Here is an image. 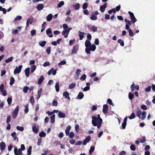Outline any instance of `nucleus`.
Listing matches in <instances>:
<instances>
[{
    "instance_id": "6e6d98bb",
    "label": "nucleus",
    "mask_w": 155,
    "mask_h": 155,
    "mask_svg": "<svg viewBox=\"0 0 155 155\" xmlns=\"http://www.w3.org/2000/svg\"><path fill=\"white\" fill-rule=\"evenodd\" d=\"M52 33V32L50 28H48L46 30V33L47 35H48Z\"/></svg>"
},
{
    "instance_id": "e433bc0d",
    "label": "nucleus",
    "mask_w": 155,
    "mask_h": 155,
    "mask_svg": "<svg viewBox=\"0 0 155 155\" xmlns=\"http://www.w3.org/2000/svg\"><path fill=\"white\" fill-rule=\"evenodd\" d=\"M117 42L118 43H119L120 45L122 46H123L124 45V42L121 39H119L117 41Z\"/></svg>"
},
{
    "instance_id": "20e7f679",
    "label": "nucleus",
    "mask_w": 155,
    "mask_h": 155,
    "mask_svg": "<svg viewBox=\"0 0 155 155\" xmlns=\"http://www.w3.org/2000/svg\"><path fill=\"white\" fill-rule=\"evenodd\" d=\"M19 111V106H17L16 107L14 110L12 115V117L13 119H15L18 115Z\"/></svg>"
},
{
    "instance_id": "9b49d317",
    "label": "nucleus",
    "mask_w": 155,
    "mask_h": 155,
    "mask_svg": "<svg viewBox=\"0 0 155 155\" xmlns=\"http://www.w3.org/2000/svg\"><path fill=\"white\" fill-rule=\"evenodd\" d=\"M91 137L90 136H87L84 140L83 144L84 145H86L91 140Z\"/></svg>"
},
{
    "instance_id": "f3484780",
    "label": "nucleus",
    "mask_w": 155,
    "mask_h": 155,
    "mask_svg": "<svg viewBox=\"0 0 155 155\" xmlns=\"http://www.w3.org/2000/svg\"><path fill=\"white\" fill-rule=\"evenodd\" d=\"M63 96L65 97L66 98L70 100V98L69 97V94L68 92L66 91L64 92L63 93Z\"/></svg>"
},
{
    "instance_id": "79ce46f5",
    "label": "nucleus",
    "mask_w": 155,
    "mask_h": 155,
    "mask_svg": "<svg viewBox=\"0 0 155 155\" xmlns=\"http://www.w3.org/2000/svg\"><path fill=\"white\" fill-rule=\"evenodd\" d=\"M90 19L94 21H95L97 19V17L94 15H92L90 18Z\"/></svg>"
},
{
    "instance_id": "4be33fe9",
    "label": "nucleus",
    "mask_w": 155,
    "mask_h": 155,
    "mask_svg": "<svg viewBox=\"0 0 155 155\" xmlns=\"http://www.w3.org/2000/svg\"><path fill=\"white\" fill-rule=\"evenodd\" d=\"M78 32L79 33L80 40H82L84 37V34H85V33L84 32H82L80 31H79Z\"/></svg>"
},
{
    "instance_id": "6ab92c4d",
    "label": "nucleus",
    "mask_w": 155,
    "mask_h": 155,
    "mask_svg": "<svg viewBox=\"0 0 155 155\" xmlns=\"http://www.w3.org/2000/svg\"><path fill=\"white\" fill-rule=\"evenodd\" d=\"M84 96V94L82 92H80L77 97V99H82L83 98Z\"/></svg>"
},
{
    "instance_id": "7ed1b4c3",
    "label": "nucleus",
    "mask_w": 155,
    "mask_h": 155,
    "mask_svg": "<svg viewBox=\"0 0 155 155\" xmlns=\"http://www.w3.org/2000/svg\"><path fill=\"white\" fill-rule=\"evenodd\" d=\"M137 115L139 118L143 120L146 117L147 113L145 111H141L140 109H138L137 111Z\"/></svg>"
},
{
    "instance_id": "864d4df0",
    "label": "nucleus",
    "mask_w": 155,
    "mask_h": 155,
    "mask_svg": "<svg viewBox=\"0 0 155 155\" xmlns=\"http://www.w3.org/2000/svg\"><path fill=\"white\" fill-rule=\"evenodd\" d=\"M146 140V137L145 136H143L140 140V142L141 143H143L145 142Z\"/></svg>"
},
{
    "instance_id": "4c0bfd02",
    "label": "nucleus",
    "mask_w": 155,
    "mask_h": 155,
    "mask_svg": "<svg viewBox=\"0 0 155 155\" xmlns=\"http://www.w3.org/2000/svg\"><path fill=\"white\" fill-rule=\"evenodd\" d=\"M95 149V147L94 146H91L90 149L89 150V154L91 155V153L94 151Z\"/></svg>"
},
{
    "instance_id": "a878e982",
    "label": "nucleus",
    "mask_w": 155,
    "mask_h": 155,
    "mask_svg": "<svg viewBox=\"0 0 155 155\" xmlns=\"http://www.w3.org/2000/svg\"><path fill=\"white\" fill-rule=\"evenodd\" d=\"M44 8V5L42 4H39L37 6V8L39 10H41Z\"/></svg>"
},
{
    "instance_id": "de8ad7c7",
    "label": "nucleus",
    "mask_w": 155,
    "mask_h": 155,
    "mask_svg": "<svg viewBox=\"0 0 155 155\" xmlns=\"http://www.w3.org/2000/svg\"><path fill=\"white\" fill-rule=\"evenodd\" d=\"M64 4V1H61L58 4L57 7L58 8H60Z\"/></svg>"
},
{
    "instance_id": "ea45409f",
    "label": "nucleus",
    "mask_w": 155,
    "mask_h": 155,
    "mask_svg": "<svg viewBox=\"0 0 155 155\" xmlns=\"http://www.w3.org/2000/svg\"><path fill=\"white\" fill-rule=\"evenodd\" d=\"M66 63V62L65 60H64L61 61L60 62L58 63V65L60 66L61 65H63L65 64Z\"/></svg>"
},
{
    "instance_id": "c9c22d12",
    "label": "nucleus",
    "mask_w": 155,
    "mask_h": 155,
    "mask_svg": "<svg viewBox=\"0 0 155 155\" xmlns=\"http://www.w3.org/2000/svg\"><path fill=\"white\" fill-rule=\"evenodd\" d=\"M31 73H33L36 69V67L35 65H34L31 66Z\"/></svg>"
},
{
    "instance_id": "0e129e2a",
    "label": "nucleus",
    "mask_w": 155,
    "mask_h": 155,
    "mask_svg": "<svg viewBox=\"0 0 155 155\" xmlns=\"http://www.w3.org/2000/svg\"><path fill=\"white\" fill-rule=\"evenodd\" d=\"M128 32H129V35L130 36H133V32L131 29H129Z\"/></svg>"
},
{
    "instance_id": "a19ab883",
    "label": "nucleus",
    "mask_w": 155,
    "mask_h": 155,
    "mask_svg": "<svg viewBox=\"0 0 155 155\" xmlns=\"http://www.w3.org/2000/svg\"><path fill=\"white\" fill-rule=\"evenodd\" d=\"M29 89V87L28 86H24L23 88V91L25 93H26Z\"/></svg>"
},
{
    "instance_id": "423d86ee",
    "label": "nucleus",
    "mask_w": 155,
    "mask_h": 155,
    "mask_svg": "<svg viewBox=\"0 0 155 155\" xmlns=\"http://www.w3.org/2000/svg\"><path fill=\"white\" fill-rule=\"evenodd\" d=\"M128 13L130 16L131 22L133 23L136 22L137 20L135 17L133 13L130 11L128 12Z\"/></svg>"
},
{
    "instance_id": "338daca9",
    "label": "nucleus",
    "mask_w": 155,
    "mask_h": 155,
    "mask_svg": "<svg viewBox=\"0 0 155 155\" xmlns=\"http://www.w3.org/2000/svg\"><path fill=\"white\" fill-rule=\"evenodd\" d=\"M51 47H49L46 49V51L48 54H49L51 52Z\"/></svg>"
},
{
    "instance_id": "603ef678",
    "label": "nucleus",
    "mask_w": 155,
    "mask_h": 155,
    "mask_svg": "<svg viewBox=\"0 0 155 155\" xmlns=\"http://www.w3.org/2000/svg\"><path fill=\"white\" fill-rule=\"evenodd\" d=\"M31 36H34L36 35V30H32L31 31Z\"/></svg>"
},
{
    "instance_id": "f704fd0d",
    "label": "nucleus",
    "mask_w": 155,
    "mask_h": 155,
    "mask_svg": "<svg viewBox=\"0 0 155 155\" xmlns=\"http://www.w3.org/2000/svg\"><path fill=\"white\" fill-rule=\"evenodd\" d=\"M76 86V84L75 83H72L69 86V88L70 89H72L74 88Z\"/></svg>"
},
{
    "instance_id": "e2e57ef3",
    "label": "nucleus",
    "mask_w": 155,
    "mask_h": 155,
    "mask_svg": "<svg viewBox=\"0 0 155 155\" xmlns=\"http://www.w3.org/2000/svg\"><path fill=\"white\" fill-rule=\"evenodd\" d=\"M90 87L89 86H87L85 87L83 89L82 87H81V89H83L84 91H86L89 90L90 89Z\"/></svg>"
},
{
    "instance_id": "1a4fd4ad",
    "label": "nucleus",
    "mask_w": 155,
    "mask_h": 155,
    "mask_svg": "<svg viewBox=\"0 0 155 155\" xmlns=\"http://www.w3.org/2000/svg\"><path fill=\"white\" fill-rule=\"evenodd\" d=\"M6 147V145L4 142H2L0 143V150L2 151L5 150Z\"/></svg>"
},
{
    "instance_id": "bf43d9fd",
    "label": "nucleus",
    "mask_w": 155,
    "mask_h": 155,
    "mask_svg": "<svg viewBox=\"0 0 155 155\" xmlns=\"http://www.w3.org/2000/svg\"><path fill=\"white\" fill-rule=\"evenodd\" d=\"M11 117L10 116H8L7 118L6 119V122L8 123L9 124V123L11 121Z\"/></svg>"
},
{
    "instance_id": "f03ea898",
    "label": "nucleus",
    "mask_w": 155,
    "mask_h": 155,
    "mask_svg": "<svg viewBox=\"0 0 155 155\" xmlns=\"http://www.w3.org/2000/svg\"><path fill=\"white\" fill-rule=\"evenodd\" d=\"M92 124L94 126H97L98 129H100L102 123V119H98L96 118V116H94L92 117Z\"/></svg>"
},
{
    "instance_id": "b1692460",
    "label": "nucleus",
    "mask_w": 155,
    "mask_h": 155,
    "mask_svg": "<svg viewBox=\"0 0 155 155\" xmlns=\"http://www.w3.org/2000/svg\"><path fill=\"white\" fill-rule=\"evenodd\" d=\"M73 6L76 10H78L80 8V5L79 3H77L73 5Z\"/></svg>"
},
{
    "instance_id": "774afa93",
    "label": "nucleus",
    "mask_w": 155,
    "mask_h": 155,
    "mask_svg": "<svg viewBox=\"0 0 155 155\" xmlns=\"http://www.w3.org/2000/svg\"><path fill=\"white\" fill-rule=\"evenodd\" d=\"M63 27L64 30H66L68 28V26L67 24H64L63 25Z\"/></svg>"
},
{
    "instance_id": "2f4dec72",
    "label": "nucleus",
    "mask_w": 155,
    "mask_h": 155,
    "mask_svg": "<svg viewBox=\"0 0 155 155\" xmlns=\"http://www.w3.org/2000/svg\"><path fill=\"white\" fill-rule=\"evenodd\" d=\"M33 20V18L32 17H30L27 20V21L30 24H31L32 23V21Z\"/></svg>"
},
{
    "instance_id": "09e8293b",
    "label": "nucleus",
    "mask_w": 155,
    "mask_h": 155,
    "mask_svg": "<svg viewBox=\"0 0 155 155\" xmlns=\"http://www.w3.org/2000/svg\"><path fill=\"white\" fill-rule=\"evenodd\" d=\"M128 97L130 100H132L134 97V94L130 93L129 94Z\"/></svg>"
},
{
    "instance_id": "37998d69",
    "label": "nucleus",
    "mask_w": 155,
    "mask_h": 155,
    "mask_svg": "<svg viewBox=\"0 0 155 155\" xmlns=\"http://www.w3.org/2000/svg\"><path fill=\"white\" fill-rule=\"evenodd\" d=\"M30 102L31 103L32 105V106H33L34 105V102H35L34 98L33 97V96H31V97L30 99Z\"/></svg>"
},
{
    "instance_id": "c85d7f7f",
    "label": "nucleus",
    "mask_w": 155,
    "mask_h": 155,
    "mask_svg": "<svg viewBox=\"0 0 155 155\" xmlns=\"http://www.w3.org/2000/svg\"><path fill=\"white\" fill-rule=\"evenodd\" d=\"M59 83L58 82H57L56 83L55 85V90L57 92H58L59 91Z\"/></svg>"
},
{
    "instance_id": "f8f14e48",
    "label": "nucleus",
    "mask_w": 155,
    "mask_h": 155,
    "mask_svg": "<svg viewBox=\"0 0 155 155\" xmlns=\"http://www.w3.org/2000/svg\"><path fill=\"white\" fill-rule=\"evenodd\" d=\"M78 47L77 45H75L73 46L71 49V54H75L77 53Z\"/></svg>"
},
{
    "instance_id": "0eeeda50",
    "label": "nucleus",
    "mask_w": 155,
    "mask_h": 155,
    "mask_svg": "<svg viewBox=\"0 0 155 155\" xmlns=\"http://www.w3.org/2000/svg\"><path fill=\"white\" fill-rule=\"evenodd\" d=\"M32 130L35 133H37L39 130V126H38V128L36 127V124L35 123H33L32 126Z\"/></svg>"
},
{
    "instance_id": "13d9d810",
    "label": "nucleus",
    "mask_w": 155,
    "mask_h": 155,
    "mask_svg": "<svg viewBox=\"0 0 155 155\" xmlns=\"http://www.w3.org/2000/svg\"><path fill=\"white\" fill-rule=\"evenodd\" d=\"M12 33L13 35H15L18 32V30L17 29H15V30L12 29Z\"/></svg>"
},
{
    "instance_id": "5fc2aeb1",
    "label": "nucleus",
    "mask_w": 155,
    "mask_h": 155,
    "mask_svg": "<svg viewBox=\"0 0 155 155\" xmlns=\"http://www.w3.org/2000/svg\"><path fill=\"white\" fill-rule=\"evenodd\" d=\"M22 18V17L20 15H18L17 16L15 19H14V21H15L17 20H20Z\"/></svg>"
},
{
    "instance_id": "f257e3e1",
    "label": "nucleus",
    "mask_w": 155,
    "mask_h": 155,
    "mask_svg": "<svg viewBox=\"0 0 155 155\" xmlns=\"http://www.w3.org/2000/svg\"><path fill=\"white\" fill-rule=\"evenodd\" d=\"M85 45L86 47L85 51L87 54H90V51H94L96 49V46L94 44L91 45L90 40H87L85 42Z\"/></svg>"
},
{
    "instance_id": "bb28decb",
    "label": "nucleus",
    "mask_w": 155,
    "mask_h": 155,
    "mask_svg": "<svg viewBox=\"0 0 155 155\" xmlns=\"http://www.w3.org/2000/svg\"><path fill=\"white\" fill-rule=\"evenodd\" d=\"M44 79V78L43 76V75L41 76L38 80V84H41L42 82L43 81Z\"/></svg>"
},
{
    "instance_id": "3c124183",
    "label": "nucleus",
    "mask_w": 155,
    "mask_h": 155,
    "mask_svg": "<svg viewBox=\"0 0 155 155\" xmlns=\"http://www.w3.org/2000/svg\"><path fill=\"white\" fill-rule=\"evenodd\" d=\"M12 98L11 97H8L7 99V101L9 105H10L12 101Z\"/></svg>"
},
{
    "instance_id": "69168bd1",
    "label": "nucleus",
    "mask_w": 155,
    "mask_h": 155,
    "mask_svg": "<svg viewBox=\"0 0 155 155\" xmlns=\"http://www.w3.org/2000/svg\"><path fill=\"white\" fill-rule=\"evenodd\" d=\"M141 108L144 110H146L147 109V107L145 105H142L141 106Z\"/></svg>"
},
{
    "instance_id": "6e6552de",
    "label": "nucleus",
    "mask_w": 155,
    "mask_h": 155,
    "mask_svg": "<svg viewBox=\"0 0 155 155\" xmlns=\"http://www.w3.org/2000/svg\"><path fill=\"white\" fill-rule=\"evenodd\" d=\"M14 152L15 155H21L22 153L21 149H18L17 147L14 148Z\"/></svg>"
},
{
    "instance_id": "c756f323",
    "label": "nucleus",
    "mask_w": 155,
    "mask_h": 155,
    "mask_svg": "<svg viewBox=\"0 0 155 155\" xmlns=\"http://www.w3.org/2000/svg\"><path fill=\"white\" fill-rule=\"evenodd\" d=\"M39 45L42 47H43L46 44V42L45 41H41L38 43Z\"/></svg>"
},
{
    "instance_id": "72a5a7b5",
    "label": "nucleus",
    "mask_w": 155,
    "mask_h": 155,
    "mask_svg": "<svg viewBox=\"0 0 155 155\" xmlns=\"http://www.w3.org/2000/svg\"><path fill=\"white\" fill-rule=\"evenodd\" d=\"M28 104H27L25 106V114H27L28 112Z\"/></svg>"
},
{
    "instance_id": "393cba45",
    "label": "nucleus",
    "mask_w": 155,
    "mask_h": 155,
    "mask_svg": "<svg viewBox=\"0 0 155 155\" xmlns=\"http://www.w3.org/2000/svg\"><path fill=\"white\" fill-rule=\"evenodd\" d=\"M71 129V127L70 125H68L66 127L65 130V133L66 134H68L69 132Z\"/></svg>"
},
{
    "instance_id": "473e14b6",
    "label": "nucleus",
    "mask_w": 155,
    "mask_h": 155,
    "mask_svg": "<svg viewBox=\"0 0 155 155\" xmlns=\"http://www.w3.org/2000/svg\"><path fill=\"white\" fill-rule=\"evenodd\" d=\"M55 115L54 114L50 117L51 122V123H54L55 121Z\"/></svg>"
},
{
    "instance_id": "8fccbe9b",
    "label": "nucleus",
    "mask_w": 155,
    "mask_h": 155,
    "mask_svg": "<svg viewBox=\"0 0 155 155\" xmlns=\"http://www.w3.org/2000/svg\"><path fill=\"white\" fill-rule=\"evenodd\" d=\"M2 93V95L4 96L7 95V93L5 90H4L1 91Z\"/></svg>"
},
{
    "instance_id": "5701e85b",
    "label": "nucleus",
    "mask_w": 155,
    "mask_h": 155,
    "mask_svg": "<svg viewBox=\"0 0 155 155\" xmlns=\"http://www.w3.org/2000/svg\"><path fill=\"white\" fill-rule=\"evenodd\" d=\"M90 29L93 31L95 32L97 31V28L94 25H92L91 26Z\"/></svg>"
},
{
    "instance_id": "58836bf2",
    "label": "nucleus",
    "mask_w": 155,
    "mask_h": 155,
    "mask_svg": "<svg viewBox=\"0 0 155 155\" xmlns=\"http://www.w3.org/2000/svg\"><path fill=\"white\" fill-rule=\"evenodd\" d=\"M46 133L43 131H42L39 134V136L41 137H45L46 136Z\"/></svg>"
},
{
    "instance_id": "49530a36",
    "label": "nucleus",
    "mask_w": 155,
    "mask_h": 155,
    "mask_svg": "<svg viewBox=\"0 0 155 155\" xmlns=\"http://www.w3.org/2000/svg\"><path fill=\"white\" fill-rule=\"evenodd\" d=\"M13 59L12 57H11L8 59H6L5 61V62L6 63L11 62L12 61Z\"/></svg>"
},
{
    "instance_id": "39448f33",
    "label": "nucleus",
    "mask_w": 155,
    "mask_h": 155,
    "mask_svg": "<svg viewBox=\"0 0 155 155\" xmlns=\"http://www.w3.org/2000/svg\"><path fill=\"white\" fill-rule=\"evenodd\" d=\"M22 67V65H19L18 67L16 66L14 71V74H19L21 71Z\"/></svg>"
},
{
    "instance_id": "a211bd4d",
    "label": "nucleus",
    "mask_w": 155,
    "mask_h": 155,
    "mask_svg": "<svg viewBox=\"0 0 155 155\" xmlns=\"http://www.w3.org/2000/svg\"><path fill=\"white\" fill-rule=\"evenodd\" d=\"M16 132H12L11 134V136L13 137V140L14 141H15L16 140H17V142L18 141V139L16 137Z\"/></svg>"
},
{
    "instance_id": "ddd939ff",
    "label": "nucleus",
    "mask_w": 155,
    "mask_h": 155,
    "mask_svg": "<svg viewBox=\"0 0 155 155\" xmlns=\"http://www.w3.org/2000/svg\"><path fill=\"white\" fill-rule=\"evenodd\" d=\"M58 116L59 118H64L66 117L65 113L59 111L58 113Z\"/></svg>"
},
{
    "instance_id": "4d7b16f0",
    "label": "nucleus",
    "mask_w": 155,
    "mask_h": 155,
    "mask_svg": "<svg viewBox=\"0 0 155 155\" xmlns=\"http://www.w3.org/2000/svg\"><path fill=\"white\" fill-rule=\"evenodd\" d=\"M86 78V76L85 74H83L80 78V79L82 81L84 80Z\"/></svg>"
},
{
    "instance_id": "7c9ffc66",
    "label": "nucleus",
    "mask_w": 155,
    "mask_h": 155,
    "mask_svg": "<svg viewBox=\"0 0 155 155\" xmlns=\"http://www.w3.org/2000/svg\"><path fill=\"white\" fill-rule=\"evenodd\" d=\"M32 147L30 146L29 147L27 150V155H31V153Z\"/></svg>"
},
{
    "instance_id": "2eb2a0df",
    "label": "nucleus",
    "mask_w": 155,
    "mask_h": 155,
    "mask_svg": "<svg viewBox=\"0 0 155 155\" xmlns=\"http://www.w3.org/2000/svg\"><path fill=\"white\" fill-rule=\"evenodd\" d=\"M107 4L105 3L104 4V5H102L100 7V10L102 12H104L105 8L107 7Z\"/></svg>"
},
{
    "instance_id": "680f3d73",
    "label": "nucleus",
    "mask_w": 155,
    "mask_h": 155,
    "mask_svg": "<svg viewBox=\"0 0 155 155\" xmlns=\"http://www.w3.org/2000/svg\"><path fill=\"white\" fill-rule=\"evenodd\" d=\"M88 6V4L86 2L84 3L83 5V8L84 9H86Z\"/></svg>"
},
{
    "instance_id": "dca6fc26",
    "label": "nucleus",
    "mask_w": 155,
    "mask_h": 155,
    "mask_svg": "<svg viewBox=\"0 0 155 155\" xmlns=\"http://www.w3.org/2000/svg\"><path fill=\"white\" fill-rule=\"evenodd\" d=\"M108 106L107 104H104L103 106V111L104 114H106L107 112Z\"/></svg>"
},
{
    "instance_id": "cd10ccee",
    "label": "nucleus",
    "mask_w": 155,
    "mask_h": 155,
    "mask_svg": "<svg viewBox=\"0 0 155 155\" xmlns=\"http://www.w3.org/2000/svg\"><path fill=\"white\" fill-rule=\"evenodd\" d=\"M66 135H67L70 138H73L75 136L73 132H71L70 133H69L68 134Z\"/></svg>"
},
{
    "instance_id": "c03bdc74",
    "label": "nucleus",
    "mask_w": 155,
    "mask_h": 155,
    "mask_svg": "<svg viewBox=\"0 0 155 155\" xmlns=\"http://www.w3.org/2000/svg\"><path fill=\"white\" fill-rule=\"evenodd\" d=\"M15 82V79L13 77H12L10 79V84L11 85H12Z\"/></svg>"
},
{
    "instance_id": "aec40b11",
    "label": "nucleus",
    "mask_w": 155,
    "mask_h": 155,
    "mask_svg": "<svg viewBox=\"0 0 155 155\" xmlns=\"http://www.w3.org/2000/svg\"><path fill=\"white\" fill-rule=\"evenodd\" d=\"M53 17L51 14H49L46 17L47 20L48 21H50L52 20Z\"/></svg>"
},
{
    "instance_id": "412c9836",
    "label": "nucleus",
    "mask_w": 155,
    "mask_h": 155,
    "mask_svg": "<svg viewBox=\"0 0 155 155\" xmlns=\"http://www.w3.org/2000/svg\"><path fill=\"white\" fill-rule=\"evenodd\" d=\"M30 69V68H26L25 70V75L27 77L29 76Z\"/></svg>"
},
{
    "instance_id": "052dcab7",
    "label": "nucleus",
    "mask_w": 155,
    "mask_h": 155,
    "mask_svg": "<svg viewBox=\"0 0 155 155\" xmlns=\"http://www.w3.org/2000/svg\"><path fill=\"white\" fill-rule=\"evenodd\" d=\"M135 117V114L134 113H132L129 118L130 119H132L134 118Z\"/></svg>"
},
{
    "instance_id": "4468645a",
    "label": "nucleus",
    "mask_w": 155,
    "mask_h": 155,
    "mask_svg": "<svg viewBox=\"0 0 155 155\" xmlns=\"http://www.w3.org/2000/svg\"><path fill=\"white\" fill-rule=\"evenodd\" d=\"M69 33V32L67 29L66 30H64L62 32V34L64 35V37L65 38L68 37Z\"/></svg>"
},
{
    "instance_id": "a18cd8bd",
    "label": "nucleus",
    "mask_w": 155,
    "mask_h": 155,
    "mask_svg": "<svg viewBox=\"0 0 155 155\" xmlns=\"http://www.w3.org/2000/svg\"><path fill=\"white\" fill-rule=\"evenodd\" d=\"M16 128L18 130L20 131H22L24 130V128L23 127H20L19 126H17Z\"/></svg>"
},
{
    "instance_id": "9d476101",
    "label": "nucleus",
    "mask_w": 155,
    "mask_h": 155,
    "mask_svg": "<svg viewBox=\"0 0 155 155\" xmlns=\"http://www.w3.org/2000/svg\"><path fill=\"white\" fill-rule=\"evenodd\" d=\"M56 70H54L53 68H52L48 71V75H50L52 73V75H54L56 74Z\"/></svg>"
}]
</instances>
